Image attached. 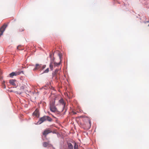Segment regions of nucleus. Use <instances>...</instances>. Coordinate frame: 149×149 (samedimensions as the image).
<instances>
[{
    "label": "nucleus",
    "mask_w": 149,
    "mask_h": 149,
    "mask_svg": "<svg viewBox=\"0 0 149 149\" xmlns=\"http://www.w3.org/2000/svg\"><path fill=\"white\" fill-rule=\"evenodd\" d=\"M50 110L53 112H55L57 111V109L54 106V103H52L50 105Z\"/></svg>",
    "instance_id": "20e7f679"
},
{
    "label": "nucleus",
    "mask_w": 149,
    "mask_h": 149,
    "mask_svg": "<svg viewBox=\"0 0 149 149\" xmlns=\"http://www.w3.org/2000/svg\"><path fill=\"white\" fill-rule=\"evenodd\" d=\"M53 64L54 65V66H59L60 65V63H56L54 61V58H53Z\"/></svg>",
    "instance_id": "4468645a"
},
{
    "label": "nucleus",
    "mask_w": 149,
    "mask_h": 149,
    "mask_svg": "<svg viewBox=\"0 0 149 149\" xmlns=\"http://www.w3.org/2000/svg\"><path fill=\"white\" fill-rule=\"evenodd\" d=\"M53 62L52 61L51 62H50L49 64V67L50 68V69L52 70L53 69Z\"/></svg>",
    "instance_id": "2eb2a0df"
},
{
    "label": "nucleus",
    "mask_w": 149,
    "mask_h": 149,
    "mask_svg": "<svg viewBox=\"0 0 149 149\" xmlns=\"http://www.w3.org/2000/svg\"><path fill=\"white\" fill-rule=\"evenodd\" d=\"M41 65H40L38 64H37L36 65L35 68L33 69V70L34 71H35L39 69H41Z\"/></svg>",
    "instance_id": "9d476101"
},
{
    "label": "nucleus",
    "mask_w": 149,
    "mask_h": 149,
    "mask_svg": "<svg viewBox=\"0 0 149 149\" xmlns=\"http://www.w3.org/2000/svg\"><path fill=\"white\" fill-rule=\"evenodd\" d=\"M21 72H12L11 73H10L9 74V75L10 77H13L14 76H16L17 75H19L20 74Z\"/></svg>",
    "instance_id": "423d86ee"
},
{
    "label": "nucleus",
    "mask_w": 149,
    "mask_h": 149,
    "mask_svg": "<svg viewBox=\"0 0 149 149\" xmlns=\"http://www.w3.org/2000/svg\"><path fill=\"white\" fill-rule=\"evenodd\" d=\"M47 120L49 122H51L52 120V119L49 116H45L40 118L38 123L39 124H41Z\"/></svg>",
    "instance_id": "f257e3e1"
},
{
    "label": "nucleus",
    "mask_w": 149,
    "mask_h": 149,
    "mask_svg": "<svg viewBox=\"0 0 149 149\" xmlns=\"http://www.w3.org/2000/svg\"><path fill=\"white\" fill-rule=\"evenodd\" d=\"M148 26H149V24H148Z\"/></svg>",
    "instance_id": "5701e85b"
},
{
    "label": "nucleus",
    "mask_w": 149,
    "mask_h": 149,
    "mask_svg": "<svg viewBox=\"0 0 149 149\" xmlns=\"http://www.w3.org/2000/svg\"><path fill=\"white\" fill-rule=\"evenodd\" d=\"M84 128L86 130L89 129L91 127V121L89 119H88L87 122L83 125Z\"/></svg>",
    "instance_id": "f03ea898"
},
{
    "label": "nucleus",
    "mask_w": 149,
    "mask_h": 149,
    "mask_svg": "<svg viewBox=\"0 0 149 149\" xmlns=\"http://www.w3.org/2000/svg\"><path fill=\"white\" fill-rule=\"evenodd\" d=\"M76 113H75L74 114H76Z\"/></svg>",
    "instance_id": "4be33fe9"
},
{
    "label": "nucleus",
    "mask_w": 149,
    "mask_h": 149,
    "mask_svg": "<svg viewBox=\"0 0 149 149\" xmlns=\"http://www.w3.org/2000/svg\"><path fill=\"white\" fill-rule=\"evenodd\" d=\"M23 31V30L22 29V31Z\"/></svg>",
    "instance_id": "412c9836"
},
{
    "label": "nucleus",
    "mask_w": 149,
    "mask_h": 149,
    "mask_svg": "<svg viewBox=\"0 0 149 149\" xmlns=\"http://www.w3.org/2000/svg\"><path fill=\"white\" fill-rule=\"evenodd\" d=\"M52 132V131L49 129H47L44 130L42 133V134L46 136L48 134Z\"/></svg>",
    "instance_id": "39448f33"
},
{
    "label": "nucleus",
    "mask_w": 149,
    "mask_h": 149,
    "mask_svg": "<svg viewBox=\"0 0 149 149\" xmlns=\"http://www.w3.org/2000/svg\"><path fill=\"white\" fill-rule=\"evenodd\" d=\"M7 26V25L5 24L0 29V37L3 35V32L5 31Z\"/></svg>",
    "instance_id": "7ed1b4c3"
},
{
    "label": "nucleus",
    "mask_w": 149,
    "mask_h": 149,
    "mask_svg": "<svg viewBox=\"0 0 149 149\" xmlns=\"http://www.w3.org/2000/svg\"><path fill=\"white\" fill-rule=\"evenodd\" d=\"M16 81L14 80H10L9 81L10 83V84L12 85H13L16 86V84L15 83V82H16Z\"/></svg>",
    "instance_id": "9b49d317"
},
{
    "label": "nucleus",
    "mask_w": 149,
    "mask_h": 149,
    "mask_svg": "<svg viewBox=\"0 0 149 149\" xmlns=\"http://www.w3.org/2000/svg\"><path fill=\"white\" fill-rule=\"evenodd\" d=\"M67 149H73V146L71 143H68V148Z\"/></svg>",
    "instance_id": "ddd939ff"
},
{
    "label": "nucleus",
    "mask_w": 149,
    "mask_h": 149,
    "mask_svg": "<svg viewBox=\"0 0 149 149\" xmlns=\"http://www.w3.org/2000/svg\"><path fill=\"white\" fill-rule=\"evenodd\" d=\"M46 65H44L42 66H41V70H43L46 67Z\"/></svg>",
    "instance_id": "aec40b11"
},
{
    "label": "nucleus",
    "mask_w": 149,
    "mask_h": 149,
    "mask_svg": "<svg viewBox=\"0 0 149 149\" xmlns=\"http://www.w3.org/2000/svg\"><path fill=\"white\" fill-rule=\"evenodd\" d=\"M50 141H48L47 142H45L43 143V146L44 147H47L49 145H50L49 144Z\"/></svg>",
    "instance_id": "f8f14e48"
},
{
    "label": "nucleus",
    "mask_w": 149,
    "mask_h": 149,
    "mask_svg": "<svg viewBox=\"0 0 149 149\" xmlns=\"http://www.w3.org/2000/svg\"><path fill=\"white\" fill-rule=\"evenodd\" d=\"M33 115L37 117H38L39 116V111L37 109H36L33 114Z\"/></svg>",
    "instance_id": "1a4fd4ad"
},
{
    "label": "nucleus",
    "mask_w": 149,
    "mask_h": 149,
    "mask_svg": "<svg viewBox=\"0 0 149 149\" xmlns=\"http://www.w3.org/2000/svg\"><path fill=\"white\" fill-rule=\"evenodd\" d=\"M21 45H19L17 47V49L19 50H23V49Z\"/></svg>",
    "instance_id": "f3484780"
},
{
    "label": "nucleus",
    "mask_w": 149,
    "mask_h": 149,
    "mask_svg": "<svg viewBox=\"0 0 149 149\" xmlns=\"http://www.w3.org/2000/svg\"><path fill=\"white\" fill-rule=\"evenodd\" d=\"M59 103L62 105L63 109L65 108V104L63 99H61L59 100Z\"/></svg>",
    "instance_id": "0eeeda50"
},
{
    "label": "nucleus",
    "mask_w": 149,
    "mask_h": 149,
    "mask_svg": "<svg viewBox=\"0 0 149 149\" xmlns=\"http://www.w3.org/2000/svg\"><path fill=\"white\" fill-rule=\"evenodd\" d=\"M49 71V68H48L46 69L43 72V73H48Z\"/></svg>",
    "instance_id": "6ab92c4d"
},
{
    "label": "nucleus",
    "mask_w": 149,
    "mask_h": 149,
    "mask_svg": "<svg viewBox=\"0 0 149 149\" xmlns=\"http://www.w3.org/2000/svg\"><path fill=\"white\" fill-rule=\"evenodd\" d=\"M58 70L56 69L54 71V72L52 73V77H53L55 79H57V77L56 74L58 71Z\"/></svg>",
    "instance_id": "6e6552de"
},
{
    "label": "nucleus",
    "mask_w": 149,
    "mask_h": 149,
    "mask_svg": "<svg viewBox=\"0 0 149 149\" xmlns=\"http://www.w3.org/2000/svg\"><path fill=\"white\" fill-rule=\"evenodd\" d=\"M74 149H78V146L76 143H75L74 147Z\"/></svg>",
    "instance_id": "dca6fc26"
},
{
    "label": "nucleus",
    "mask_w": 149,
    "mask_h": 149,
    "mask_svg": "<svg viewBox=\"0 0 149 149\" xmlns=\"http://www.w3.org/2000/svg\"><path fill=\"white\" fill-rule=\"evenodd\" d=\"M25 87L24 86H22L21 87L20 90L22 91L21 92H23V90L24 89Z\"/></svg>",
    "instance_id": "a211bd4d"
}]
</instances>
